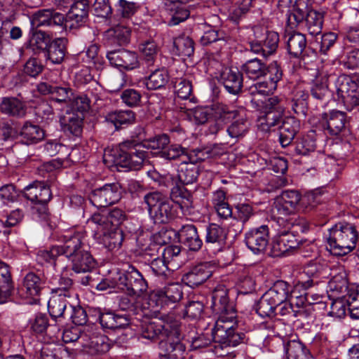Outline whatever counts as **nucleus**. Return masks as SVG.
<instances>
[{
  "label": "nucleus",
  "mask_w": 359,
  "mask_h": 359,
  "mask_svg": "<svg viewBox=\"0 0 359 359\" xmlns=\"http://www.w3.org/2000/svg\"><path fill=\"white\" fill-rule=\"evenodd\" d=\"M211 308L218 315L212 329L215 340L224 346H236L243 343L245 336L235 327L236 310L233 304L229 301L227 289L224 285H218L212 291Z\"/></svg>",
  "instance_id": "1"
},
{
  "label": "nucleus",
  "mask_w": 359,
  "mask_h": 359,
  "mask_svg": "<svg viewBox=\"0 0 359 359\" xmlns=\"http://www.w3.org/2000/svg\"><path fill=\"white\" fill-rule=\"evenodd\" d=\"M97 287L100 290L107 287L116 288L130 297H140L147 292L148 283L135 267L129 266L126 271L114 273L104 282L99 283Z\"/></svg>",
  "instance_id": "2"
},
{
  "label": "nucleus",
  "mask_w": 359,
  "mask_h": 359,
  "mask_svg": "<svg viewBox=\"0 0 359 359\" xmlns=\"http://www.w3.org/2000/svg\"><path fill=\"white\" fill-rule=\"evenodd\" d=\"M65 239V255L71 262L72 269L76 273L90 271L95 266V262L88 251L83 249V233L67 232Z\"/></svg>",
  "instance_id": "3"
},
{
  "label": "nucleus",
  "mask_w": 359,
  "mask_h": 359,
  "mask_svg": "<svg viewBox=\"0 0 359 359\" xmlns=\"http://www.w3.org/2000/svg\"><path fill=\"white\" fill-rule=\"evenodd\" d=\"M358 232L355 225L339 222L329 229L326 240L327 247L335 256H344L355 249Z\"/></svg>",
  "instance_id": "4"
},
{
  "label": "nucleus",
  "mask_w": 359,
  "mask_h": 359,
  "mask_svg": "<svg viewBox=\"0 0 359 359\" xmlns=\"http://www.w3.org/2000/svg\"><path fill=\"white\" fill-rule=\"evenodd\" d=\"M286 15L287 25L290 28L297 27L305 20L306 29L311 36L321 34L323 15L316 10L309 9L306 1H297L292 9L287 11Z\"/></svg>",
  "instance_id": "5"
},
{
  "label": "nucleus",
  "mask_w": 359,
  "mask_h": 359,
  "mask_svg": "<svg viewBox=\"0 0 359 359\" xmlns=\"http://www.w3.org/2000/svg\"><path fill=\"white\" fill-rule=\"evenodd\" d=\"M144 201L147 205L149 214L155 223H167L179 217V212L172 199L168 200L158 192L146 194Z\"/></svg>",
  "instance_id": "6"
},
{
  "label": "nucleus",
  "mask_w": 359,
  "mask_h": 359,
  "mask_svg": "<svg viewBox=\"0 0 359 359\" xmlns=\"http://www.w3.org/2000/svg\"><path fill=\"white\" fill-rule=\"evenodd\" d=\"M252 35L249 37V46L252 52L268 57L274 53L278 48L279 36L277 32L267 31L256 26L252 29Z\"/></svg>",
  "instance_id": "7"
},
{
  "label": "nucleus",
  "mask_w": 359,
  "mask_h": 359,
  "mask_svg": "<svg viewBox=\"0 0 359 359\" xmlns=\"http://www.w3.org/2000/svg\"><path fill=\"white\" fill-rule=\"evenodd\" d=\"M336 93L348 111L359 109V79L341 74L335 81Z\"/></svg>",
  "instance_id": "8"
},
{
  "label": "nucleus",
  "mask_w": 359,
  "mask_h": 359,
  "mask_svg": "<svg viewBox=\"0 0 359 359\" xmlns=\"http://www.w3.org/2000/svg\"><path fill=\"white\" fill-rule=\"evenodd\" d=\"M283 72L278 62L273 61L270 63L268 73L264 76V80L257 82L250 87V91L252 95L251 102L256 105H259L260 97H265L276 90L278 83L281 80Z\"/></svg>",
  "instance_id": "9"
},
{
  "label": "nucleus",
  "mask_w": 359,
  "mask_h": 359,
  "mask_svg": "<svg viewBox=\"0 0 359 359\" xmlns=\"http://www.w3.org/2000/svg\"><path fill=\"white\" fill-rule=\"evenodd\" d=\"M180 326L179 320L173 315L163 317L162 321L144 323L142 325L141 337L149 340L161 339L163 341L171 332L177 334V327Z\"/></svg>",
  "instance_id": "10"
},
{
  "label": "nucleus",
  "mask_w": 359,
  "mask_h": 359,
  "mask_svg": "<svg viewBox=\"0 0 359 359\" xmlns=\"http://www.w3.org/2000/svg\"><path fill=\"white\" fill-rule=\"evenodd\" d=\"M297 211L298 210L290 204L278 197L276 198L272 208V214L280 227L291 229L294 226H303L306 222L305 219L296 217Z\"/></svg>",
  "instance_id": "11"
},
{
  "label": "nucleus",
  "mask_w": 359,
  "mask_h": 359,
  "mask_svg": "<svg viewBox=\"0 0 359 359\" xmlns=\"http://www.w3.org/2000/svg\"><path fill=\"white\" fill-rule=\"evenodd\" d=\"M145 147L134 141H125L120 144V161L124 167L138 170L146 158Z\"/></svg>",
  "instance_id": "12"
},
{
  "label": "nucleus",
  "mask_w": 359,
  "mask_h": 359,
  "mask_svg": "<svg viewBox=\"0 0 359 359\" xmlns=\"http://www.w3.org/2000/svg\"><path fill=\"white\" fill-rule=\"evenodd\" d=\"M121 198V188L118 183L106 184L94 189L90 196L92 204L97 208L111 205Z\"/></svg>",
  "instance_id": "13"
},
{
  "label": "nucleus",
  "mask_w": 359,
  "mask_h": 359,
  "mask_svg": "<svg viewBox=\"0 0 359 359\" xmlns=\"http://www.w3.org/2000/svg\"><path fill=\"white\" fill-rule=\"evenodd\" d=\"M182 297V286L171 283L163 289L154 290L149 297V304L154 309H158L169 303H175Z\"/></svg>",
  "instance_id": "14"
},
{
  "label": "nucleus",
  "mask_w": 359,
  "mask_h": 359,
  "mask_svg": "<svg viewBox=\"0 0 359 359\" xmlns=\"http://www.w3.org/2000/svg\"><path fill=\"white\" fill-rule=\"evenodd\" d=\"M81 345L91 355L105 353L110 348L107 337L95 332L92 328L82 332Z\"/></svg>",
  "instance_id": "15"
},
{
  "label": "nucleus",
  "mask_w": 359,
  "mask_h": 359,
  "mask_svg": "<svg viewBox=\"0 0 359 359\" xmlns=\"http://www.w3.org/2000/svg\"><path fill=\"white\" fill-rule=\"evenodd\" d=\"M95 316H97L99 322L104 329L113 330H126V334L132 336L133 332L128 330L130 320L126 315L117 314L111 311L102 312L100 309L93 310Z\"/></svg>",
  "instance_id": "16"
},
{
  "label": "nucleus",
  "mask_w": 359,
  "mask_h": 359,
  "mask_svg": "<svg viewBox=\"0 0 359 359\" xmlns=\"http://www.w3.org/2000/svg\"><path fill=\"white\" fill-rule=\"evenodd\" d=\"M269 239V232L266 225L252 228L245 235V244L254 254L263 252L268 245Z\"/></svg>",
  "instance_id": "17"
},
{
  "label": "nucleus",
  "mask_w": 359,
  "mask_h": 359,
  "mask_svg": "<svg viewBox=\"0 0 359 359\" xmlns=\"http://www.w3.org/2000/svg\"><path fill=\"white\" fill-rule=\"evenodd\" d=\"M290 229L280 227L278 236L272 243V252L274 256L287 255L292 250L296 249L299 243L294 235L290 232Z\"/></svg>",
  "instance_id": "18"
},
{
  "label": "nucleus",
  "mask_w": 359,
  "mask_h": 359,
  "mask_svg": "<svg viewBox=\"0 0 359 359\" xmlns=\"http://www.w3.org/2000/svg\"><path fill=\"white\" fill-rule=\"evenodd\" d=\"M160 346L161 359H184L185 346L180 342V327H177V334L171 332Z\"/></svg>",
  "instance_id": "19"
},
{
  "label": "nucleus",
  "mask_w": 359,
  "mask_h": 359,
  "mask_svg": "<svg viewBox=\"0 0 359 359\" xmlns=\"http://www.w3.org/2000/svg\"><path fill=\"white\" fill-rule=\"evenodd\" d=\"M107 58L112 66L126 70H132L139 67L137 55L133 51L126 50L108 51Z\"/></svg>",
  "instance_id": "20"
},
{
  "label": "nucleus",
  "mask_w": 359,
  "mask_h": 359,
  "mask_svg": "<svg viewBox=\"0 0 359 359\" xmlns=\"http://www.w3.org/2000/svg\"><path fill=\"white\" fill-rule=\"evenodd\" d=\"M331 279L328 283V289L333 295L346 294L351 290H355L353 286H349L347 280V274L344 266H338L331 269L330 272Z\"/></svg>",
  "instance_id": "21"
},
{
  "label": "nucleus",
  "mask_w": 359,
  "mask_h": 359,
  "mask_svg": "<svg viewBox=\"0 0 359 359\" xmlns=\"http://www.w3.org/2000/svg\"><path fill=\"white\" fill-rule=\"evenodd\" d=\"M238 107L229 106L223 103H215L211 107V114L216 123L210 126L211 133H217L229 120L234 118Z\"/></svg>",
  "instance_id": "22"
},
{
  "label": "nucleus",
  "mask_w": 359,
  "mask_h": 359,
  "mask_svg": "<svg viewBox=\"0 0 359 359\" xmlns=\"http://www.w3.org/2000/svg\"><path fill=\"white\" fill-rule=\"evenodd\" d=\"M331 269L326 263L317 262H309L304 270V273L309 277L306 280H299L298 285L306 290L313 286L315 279H325L330 276Z\"/></svg>",
  "instance_id": "23"
},
{
  "label": "nucleus",
  "mask_w": 359,
  "mask_h": 359,
  "mask_svg": "<svg viewBox=\"0 0 359 359\" xmlns=\"http://www.w3.org/2000/svg\"><path fill=\"white\" fill-rule=\"evenodd\" d=\"M32 27H60L65 25V16L63 14L51 9H43L37 11L32 19Z\"/></svg>",
  "instance_id": "24"
},
{
  "label": "nucleus",
  "mask_w": 359,
  "mask_h": 359,
  "mask_svg": "<svg viewBox=\"0 0 359 359\" xmlns=\"http://www.w3.org/2000/svg\"><path fill=\"white\" fill-rule=\"evenodd\" d=\"M212 273V266L208 262L191 268L182 276V281L190 287H195L205 282Z\"/></svg>",
  "instance_id": "25"
},
{
  "label": "nucleus",
  "mask_w": 359,
  "mask_h": 359,
  "mask_svg": "<svg viewBox=\"0 0 359 359\" xmlns=\"http://www.w3.org/2000/svg\"><path fill=\"white\" fill-rule=\"evenodd\" d=\"M89 0H78L74 2L69 11L67 19H65V26L71 29L81 26L88 15Z\"/></svg>",
  "instance_id": "26"
},
{
  "label": "nucleus",
  "mask_w": 359,
  "mask_h": 359,
  "mask_svg": "<svg viewBox=\"0 0 359 359\" xmlns=\"http://www.w3.org/2000/svg\"><path fill=\"white\" fill-rule=\"evenodd\" d=\"M227 128V133L231 138L240 139L243 137L249 131L250 123L247 111L243 107H238L236 116Z\"/></svg>",
  "instance_id": "27"
},
{
  "label": "nucleus",
  "mask_w": 359,
  "mask_h": 359,
  "mask_svg": "<svg viewBox=\"0 0 359 359\" xmlns=\"http://www.w3.org/2000/svg\"><path fill=\"white\" fill-rule=\"evenodd\" d=\"M44 285V281L34 273H28L19 289L20 294L25 299H34Z\"/></svg>",
  "instance_id": "28"
},
{
  "label": "nucleus",
  "mask_w": 359,
  "mask_h": 359,
  "mask_svg": "<svg viewBox=\"0 0 359 359\" xmlns=\"http://www.w3.org/2000/svg\"><path fill=\"white\" fill-rule=\"evenodd\" d=\"M25 197L32 203H48L52 194L49 187L42 182H34L26 187Z\"/></svg>",
  "instance_id": "29"
},
{
  "label": "nucleus",
  "mask_w": 359,
  "mask_h": 359,
  "mask_svg": "<svg viewBox=\"0 0 359 359\" xmlns=\"http://www.w3.org/2000/svg\"><path fill=\"white\" fill-rule=\"evenodd\" d=\"M300 128V122L294 117L287 116L282 121L279 127V140L281 146L285 147L293 140Z\"/></svg>",
  "instance_id": "30"
},
{
  "label": "nucleus",
  "mask_w": 359,
  "mask_h": 359,
  "mask_svg": "<svg viewBox=\"0 0 359 359\" xmlns=\"http://www.w3.org/2000/svg\"><path fill=\"white\" fill-rule=\"evenodd\" d=\"M220 81L226 91L232 95H238L243 87V74L237 69H226L222 72Z\"/></svg>",
  "instance_id": "31"
},
{
  "label": "nucleus",
  "mask_w": 359,
  "mask_h": 359,
  "mask_svg": "<svg viewBox=\"0 0 359 359\" xmlns=\"http://www.w3.org/2000/svg\"><path fill=\"white\" fill-rule=\"evenodd\" d=\"M324 126L332 135H339L344 128L346 116L344 112L332 110L323 116Z\"/></svg>",
  "instance_id": "32"
},
{
  "label": "nucleus",
  "mask_w": 359,
  "mask_h": 359,
  "mask_svg": "<svg viewBox=\"0 0 359 359\" xmlns=\"http://www.w3.org/2000/svg\"><path fill=\"white\" fill-rule=\"evenodd\" d=\"M37 88L39 92L43 95H52L53 100L56 103L67 104L70 100L72 89L69 87H60L41 82Z\"/></svg>",
  "instance_id": "33"
},
{
  "label": "nucleus",
  "mask_w": 359,
  "mask_h": 359,
  "mask_svg": "<svg viewBox=\"0 0 359 359\" xmlns=\"http://www.w3.org/2000/svg\"><path fill=\"white\" fill-rule=\"evenodd\" d=\"M183 244L191 251H198L203 245L196 227L193 224L184 225L179 231Z\"/></svg>",
  "instance_id": "34"
},
{
  "label": "nucleus",
  "mask_w": 359,
  "mask_h": 359,
  "mask_svg": "<svg viewBox=\"0 0 359 359\" xmlns=\"http://www.w3.org/2000/svg\"><path fill=\"white\" fill-rule=\"evenodd\" d=\"M265 293L278 306L292 297V286L284 280H277Z\"/></svg>",
  "instance_id": "35"
},
{
  "label": "nucleus",
  "mask_w": 359,
  "mask_h": 359,
  "mask_svg": "<svg viewBox=\"0 0 359 359\" xmlns=\"http://www.w3.org/2000/svg\"><path fill=\"white\" fill-rule=\"evenodd\" d=\"M130 35L129 28L124 25H117L109 29L104 34L105 44L108 46H122L128 43Z\"/></svg>",
  "instance_id": "36"
},
{
  "label": "nucleus",
  "mask_w": 359,
  "mask_h": 359,
  "mask_svg": "<svg viewBox=\"0 0 359 359\" xmlns=\"http://www.w3.org/2000/svg\"><path fill=\"white\" fill-rule=\"evenodd\" d=\"M96 241L109 250H118L123 241V233L119 228L112 227L100 236Z\"/></svg>",
  "instance_id": "37"
},
{
  "label": "nucleus",
  "mask_w": 359,
  "mask_h": 359,
  "mask_svg": "<svg viewBox=\"0 0 359 359\" xmlns=\"http://www.w3.org/2000/svg\"><path fill=\"white\" fill-rule=\"evenodd\" d=\"M87 224L93 233V237L96 240L112 227V225L106 214L103 212H95L88 219Z\"/></svg>",
  "instance_id": "38"
},
{
  "label": "nucleus",
  "mask_w": 359,
  "mask_h": 359,
  "mask_svg": "<svg viewBox=\"0 0 359 359\" xmlns=\"http://www.w3.org/2000/svg\"><path fill=\"white\" fill-rule=\"evenodd\" d=\"M172 201L178 212L182 215L191 214L193 208V198L190 193L183 191L178 189L177 191H172L171 194Z\"/></svg>",
  "instance_id": "39"
},
{
  "label": "nucleus",
  "mask_w": 359,
  "mask_h": 359,
  "mask_svg": "<svg viewBox=\"0 0 359 359\" xmlns=\"http://www.w3.org/2000/svg\"><path fill=\"white\" fill-rule=\"evenodd\" d=\"M212 203L218 217L227 219L233 216L232 210L226 200V193L222 190H217L213 193Z\"/></svg>",
  "instance_id": "40"
},
{
  "label": "nucleus",
  "mask_w": 359,
  "mask_h": 359,
  "mask_svg": "<svg viewBox=\"0 0 359 359\" xmlns=\"http://www.w3.org/2000/svg\"><path fill=\"white\" fill-rule=\"evenodd\" d=\"M199 174L198 166L192 163L184 160L177 169V177L179 181L184 184H189L195 182Z\"/></svg>",
  "instance_id": "41"
},
{
  "label": "nucleus",
  "mask_w": 359,
  "mask_h": 359,
  "mask_svg": "<svg viewBox=\"0 0 359 359\" xmlns=\"http://www.w3.org/2000/svg\"><path fill=\"white\" fill-rule=\"evenodd\" d=\"M105 121L112 123L116 128L135 123V114L131 110H117L109 112L105 116Z\"/></svg>",
  "instance_id": "42"
},
{
  "label": "nucleus",
  "mask_w": 359,
  "mask_h": 359,
  "mask_svg": "<svg viewBox=\"0 0 359 359\" xmlns=\"http://www.w3.org/2000/svg\"><path fill=\"white\" fill-rule=\"evenodd\" d=\"M67 297H69V294L66 293H53L48 303V311L53 318H57L63 316L65 311L69 304Z\"/></svg>",
  "instance_id": "43"
},
{
  "label": "nucleus",
  "mask_w": 359,
  "mask_h": 359,
  "mask_svg": "<svg viewBox=\"0 0 359 359\" xmlns=\"http://www.w3.org/2000/svg\"><path fill=\"white\" fill-rule=\"evenodd\" d=\"M287 37L288 53L294 57L301 56L306 46L305 35L299 32H294L289 34Z\"/></svg>",
  "instance_id": "44"
},
{
  "label": "nucleus",
  "mask_w": 359,
  "mask_h": 359,
  "mask_svg": "<svg viewBox=\"0 0 359 359\" xmlns=\"http://www.w3.org/2000/svg\"><path fill=\"white\" fill-rule=\"evenodd\" d=\"M20 136L25 144H36L43 139L44 132L38 126L26 123L22 128Z\"/></svg>",
  "instance_id": "45"
},
{
  "label": "nucleus",
  "mask_w": 359,
  "mask_h": 359,
  "mask_svg": "<svg viewBox=\"0 0 359 359\" xmlns=\"http://www.w3.org/2000/svg\"><path fill=\"white\" fill-rule=\"evenodd\" d=\"M243 70L251 79H257L264 76L269 70V66L257 58L247 61L243 66Z\"/></svg>",
  "instance_id": "46"
},
{
  "label": "nucleus",
  "mask_w": 359,
  "mask_h": 359,
  "mask_svg": "<svg viewBox=\"0 0 359 359\" xmlns=\"http://www.w3.org/2000/svg\"><path fill=\"white\" fill-rule=\"evenodd\" d=\"M13 288L8 266L0 261V304L6 302Z\"/></svg>",
  "instance_id": "47"
},
{
  "label": "nucleus",
  "mask_w": 359,
  "mask_h": 359,
  "mask_svg": "<svg viewBox=\"0 0 359 359\" xmlns=\"http://www.w3.org/2000/svg\"><path fill=\"white\" fill-rule=\"evenodd\" d=\"M66 42L65 38H57L50 45L48 59L53 64H60L63 61L66 53Z\"/></svg>",
  "instance_id": "48"
},
{
  "label": "nucleus",
  "mask_w": 359,
  "mask_h": 359,
  "mask_svg": "<svg viewBox=\"0 0 359 359\" xmlns=\"http://www.w3.org/2000/svg\"><path fill=\"white\" fill-rule=\"evenodd\" d=\"M0 110L4 114L18 117L23 116L26 112L24 104L16 98H4Z\"/></svg>",
  "instance_id": "49"
},
{
  "label": "nucleus",
  "mask_w": 359,
  "mask_h": 359,
  "mask_svg": "<svg viewBox=\"0 0 359 359\" xmlns=\"http://www.w3.org/2000/svg\"><path fill=\"white\" fill-rule=\"evenodd\" d=\"M169 75L164 68L152 72L146 80L145 85L149 90H156L164 87L168 82Z\"/></svg>",
  "instance_id": "50"
},
{
  "label": "nucleus",
  "mask_w": 359,
  "mask_h": 359,
  "mask_svg": "<svg viewBox=\"0 0 359 359\" xmlns=\"http://www.w3.org/2000/svg\"><path fill=\"white\" fill-rule=\"evenodd\" d=\"M214 340L215 343L218 344V346H215V353L220 357L224 356L229 354V351H222L224 348L227 347H233V346H224L222 344L216 341L213 337V334H212V337L207 336L205 334H202L198 336V337L194 338L191 341V348L192 349H201L205 347H208L210 345L212 341Z\"/></svg>",
  "instance_id": "51"
},
{
  "label": "nucleus",
  "mask_w": 359,
  "mask_h": 359,
  "mask_svg": "<svg viewBox=\"0 0 359 359\" xmlns=\"http://www.w3.org/2000/svg\"><path fill=\"white\" fill-rule=\"evenodd\" d=\"M311 93L317 100H323L329 94L327 74L320 73L316 76L313 80Z\"/></svg>",
  "instance_id": "52"
},
{
  "label": "nucleus",
  "mask_w": 359,
  "mask_h": 359,
  "mask_svg": "<svg viewBox=\"0 0 359 359\" xmlns=\"http://www.w3.org/2000/svg\"><path fill=\"white\" fill-rule=\"evenodd\" d=\"M226 233L220 226L212 223L206 228L205 242L206 244H217L221 245L224 243Z\"/></svg>",
  "instance_id": "53"
},
{
  "label": "nucleus",
  "mask_w": 359,
  "mask_h": 359,
  "mask_svg": "<svg viewBox=\"0 0 359 359\" xmlns=\"http://www.w3.org/2000/svg\"><path fill=\"white\" fill-rule=\"evenodd\" d=\"M263 112L264 115L258 119V127L264 132L269 131L271 128L279 124L283 114V112L273 111V110Z\"/></svg>",
  "instance_id": "54"
},
{
  "label": "nucleus",
  "mask_w": 359,
  "mask_h": 359,
  "mask_svg": "<svg viewBox=\"0 0 359 359\" xmlns=\"http://www.w3.org/2000/svg\"><path fill=\"white\" fill-rule=\"evenodd\" d=\"M139 50L143 60L149 66L154 64L159 51V48L155 41H147L142 43L140 44Z\"/></svg>",
  "instance_id": "55"
},
{
  "label": "nucleus",
  "mask_w": 359,
  "mask_h": 359,
  "mask_svg": "<svg viewBox=\"0 0 359 359\" xmlns=\"http://www.w3.org/2000/svg\"><path fill=\"white\" fill-rule=\"evenodd\" d=\"M50 41V38L44 32L35 31L34 28L32 27L29 45L34 51L36 52L46 50Z\"/></svg>",
  "instance_id": "56"
},
{
  "label": "nucleus",
  "mask_w": 359,
  "mask_h": 359,
  "mask_svg": "<svg viewBox=\"0 0 359 359\" xmlns=\"http://www.w3.org/2000/svg\"><path fill=\"white\" fill-rule=\"evenodd\" d=\"M161 156L167 160H188V149L178 144H170L162 151Z\"/></svg>",
  "instance_id": "57"
},
{
  "label": "nucleus",
  "mask_w": 359,
  "mask_h": 359,
  "mask_svg": "<svg viewBox=\"0 0 359 359\" xmlns=\"http://www.w3.org/2000/svg\"><path fill=\"white\" fill-rule=\"evenodd\" d=\"M347 294L339 296L334 299L330 305L328 315L336 319H341L346 315L348 306Z\"/></svg>",
  "instance_id": "58"
},
{
  "label": "nucleus",
  "mask_w": 359,
  "mask_h": 359,
  "mask_svg": "<svg viewBox=\"0 0 359 359\" xmlns=\"http://www.w3.org/2000/svg\"><path fill=\"white\" fill-rule=\"evenodd\" d=\"M277 307L278 305L264 293L257 303L256 311L262 318L274 317Z\"/></svg>",
  "instance_id": "59"
},
{
  "label": "nucleus",
  "mask_w": 359,
  "mask_h": 359,
  "mask_svg": "<svg viewBox=\"0 0 359 359\" xmlns=\"http://www.w3.org/2000/svg\"><path fill=\"white\" fill-rule=\"evenodd\" d=\"M285 348L286 359H302L309 353V350L299 341H289Z\"/></svg>",
  "instance_id": "60"
},
{
  "label": "nucleus",
  "mask_w": 359,
  "mask_h": 359,
  "mask_svg": "<svg viewBox=\"0 0 359 359\" xmlns=\"http://www.w3.org/2000/svg\"><path fill=\"white\" fill-rule=\"evenodd\" d=\"M63 241H65L64 238ZM64 248L65 243L62 245L53 246L50 250H40L37 253V261L41 264L53 262L57 257L65 255Z\"/></svg>",
  "instance_id": "61"
},
{
  "label": "nucleus",
  "mask_w": 359,
  "mask_h": 359,
  "mask_svg": "<svg viewBox=\"0 0 359 359\" xmlns=\"http://www.w3.org/2000/svg\"><path fill=\"white\" fill-rule=\"evenodd\" d=\"M173 43L179 55L189 57L194 53V41L189 36H179L175 39Z\"/></svg>",
  "instance_id": "62"
},
{
  "label": "nucleus",
  "mask_w": 359,
  "mask_h": 359,
  "mask_svg": "<svg viewBox=\"0 0 359 359\" xmlns=\"http://www.w3.org/2000/svg\"><path fill=\"white\" fill-rule=\"evenodd\" d=\"M169 143V137L165 134H163L144 140L143 145L146 149L158 150L161 153L168 146Z\"/></svg>",
  "instance_id": "63"
},
{
  "label": "nucleus",
  "mask_w": 359,
  "mask_h": 359,
  "mask_svg": "<svg viewBox=\"0 0 359 359\" xmlns=\"http://www.w3.org/2000/svg\"><path fill=\"white\" fill-rule=\"evenodd\" d=\"M346 297L351 317L353 319H359V286L347 293Z\"/></svg>",
  "instance_id": "64"
}]
</instances>
